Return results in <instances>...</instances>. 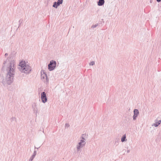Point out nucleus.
<instances>
[{
  "instance_id": "nucleus-1",
  "label": "nucleus",
  "mask_w": 161,
  "mask_h": 161,
  "mask_svg": "<svg viewBox=\"0 0 161 161\" xmlns=\"http://www.w3.org/2000/svg\"><path fill=\"white\" fill-rule=\"evenodd\" d=\"M6 61H4L2 65V70L4 71L6 69L7 73L5 79V81L4 80L2 81V83L4 84L5 82L8 85L12 83L14 81V75L15 71H14V61H12L10 62L7 66H6Z\"/></svg>"
},
{
  "instance_id": "nucleus-2",
  "label": "nucleus",
  "mask_w": 161,
  "mask_h": 161,
  "mask_svg": "<svg viewBox=\"0 0 161 161\" xmlns=\"http://www.w3.org/2000/svg\"><path fill=\"white\" fill-rule=\"evenodd\" d=\"M19 65L21 67L20 70L22 72L28 74L31 70V67L28 64H26L25 61H21L19 63Z\"/></svg>"
},
{
  "instance_id": "nucleus-3",
  "label": "nucleus",
  "mask_w": 161,
  "mask_h": 161,
  "mask_svg": "<svg viewBox=\"0 0 161 161\" xmlns=\"http://www.w3.org/2000/svg\"><path fill=\"white\" fill-rule=\"evenodd\" d=\"M56 62L54 60H52L50 61L48 65V68L50 71L53 70L56 67Z\"/></svg>"
},
{
  "instance_id": "nucleus-4",
  "label": "nucleus",
  "mask_w": 161,
  "mask_h": 161,
  "mask_svg": "<svg viewBox=\"0 0 161 161\" xmlns=\"http://www.w3.org/2000/svg\"><path fill=\"white\" fill-rule=\"evenodd\" d=\"M41 98L42 103H45L47 101V98L45 92H43L41 93Z\"/></svg>"
},
{
  "instance_id": "nucleus-5",
  "label": "nucleus",
  "mask_w": 161,
  "mask_h": 161,
  "mask_svg": "<svg viewBox=\"0 0 161 161\" xmlns=\"http://www.w3.org/2000/svg\"><path fill=\"white\" fill-rule=\"evenodd\" d=\"M134 115L133 116V120H135L136 119V118L138 116L139 112V110L137 109H134Z\"/></svg>"
},
{
  "instance_id": "nucleus-6",
  "label": "nucleus",
  "mask_w": 161,
  "mask_h": 161,
  "mask_svg": "<svg viewBox=\"0 0 161 161\" xmlns=\"http://www.w3.org/2000/svg\"><path fill=\"white\" fill-rule=\"evenodd\" d=\"M41 78L42 80H43L44 82H47L48 81V79L47 75L46 74H45L41 75Z\"/></svg>"
},
{
  "instance_id": "nucleus-7",
  "label": "nucleus",
  "mask_w": 161,
  "mask_h": 161,
  "mask_svg": "<svg viewBox=\"0 0 161 161\" xmlns=\"http://www.w3.org/2000/svg\"><path fill=\"white\" fill-rule=\"evenodd\" d=\"M85 146L84 144L81 143L80 142H79L78 143V145L76 146L77 151V152L79 151L80 148H82Z\"/></svg>"
},
{
  "instance_id": "nucleus-8",
  "label": "nucleus",
  "mask_w": 161,
  "mask_h": 161,
  "mask_svg": "<svg viewBox=\"0 0 161 161\" xmlns=\"http://www.w3.org/2000/svg\"><path fill=\"white\" fill-rule=\"evenodd\" d=\"M32 107L33 108L34 113L36 114L38 111V108L36 106V103H33L32 104Z\"/></svg>"
},
{
  "instance_id": "nucleus-9",
  "label": "nucleus",
  "mask_w": 161,
  "mask_h": 161,
  "mask_svg": "<svg viewBox=\"0 0 161 161\" xmlns=\"http://www.w3.org/2000/svg\"><path fill=\"white\" fill-rule=\"evenodd\" d=\"M10 120L11 121V124L14 125L16 122V119L14 117H12L11 119Z\"/></svg>"
},
{
  "instance_id": "nucleus-10",
  "label": "nucleus",
  "mask_w": 161,
  "mask_h": 161,
  "mask_svg": "<svg viewBox=\"0 0 161 161\" xmlns=\"http://www.w3.org/2000/svg\"><path fill=\"white\" fill-rule=\"evenodd\" d=\"M104 0H99L97 2V5L99 6H102L104 4Z\"/></svg>"
},
{
  "instance_id": "nucleus-11",
  "label": "nucleus",
  "mask_w": 161,
  "mask_h": 161,
  "mask_svg": "<svg viewBox=\"0 0 161 161\" xmlns=\"http://www.w3.org/2000/svg\"><path fill=\"white\" fill-rule=\"evenodd\" d=\"M161 122V120H159L158 121L157 120H156L155 123L153 124V125H154L155 127L158 126L159 125H160Z\"/></svg>"
},
{
  "instance_id": "nucleus-12",
  "label": "nucleus",
  "mask_w": 161,
  "mask_h": 161,
  "mask_svg": "<svg viewBox=\"0 0 161 161\" xmlns=\"http://www.w3.org/2000/svg\"><path fill=\"white\" fill-rule=\"evenodd\" d=\"M86 134H82L80 138L82 140H84L86 142V139H85L86 138Z\"/></svg>"
},
{
  "instance_id": "nucleus-13",
  "label": "nucleus",
  "mask_w": 161,
  "mask_h": 161,
  "mask_svg": "<svg viewBox=\"0 0 161 161\" xmlns=\"http://www.w3.org/2000/svg\"><path fill=\"white\" fill-rule=\"evenodd\" d=\"M127 140L126 139V134H125L123 136L121 139V141L122 142H124Z\"/></svg>"
},
{
  "instance_id": "nucleus-14",
  "label": "nucleus",
  "mask_w": 161,
  "mask_h": 161,
  "mask_svg": "<svg viewBox=\"0 0 161 161\" xmlns=\"http://www.w3.org/2000/svg\"><path fill=\"white\" fill-rule=\"evenodd\" d=\"M58 6H59V5L56 2H54L53 3V7L57 8Z\"/></svg>"
},
{
  "instance_id": "nucleus-15",
  "label": "nucleus",
  "mask_w": 161,
  "mask_h": 161,
  "mask_svg": "<svg viewBox=\"0 0 161 161\" xmlns=\"http://www.w3.org/2000/svg\"><path fill=\"white\" fill-rule=\"evenodd\" d=\"M63 1V0H58L56 2L58 3V4L59 6L60 4H62Z\"/></svg>"
},
{
  "instance_id": "nucleus-16",
  "label": "nucleus",
  "mask_w": 161,
  "mask_h": 161,
  "mask_svg": "<svg viewBox=\"0 0 161 161\" xmlns=\"http://www.w3.org/2000/svg\"><path fill=\"white\" fill-rule=\"evenodd\" d=\"M23 20L22 19H20L19 21V25L18 28L20 26L21 24L22 23Z\"/></svg>"
},
{
  "instance_id": "nucleus-17",
  "label": "nucleus",
  "mask_w": 161,
  "mask_h": 161,
  "mask_svg": "<svg viewBox=\"0 0 161 161\" xmlns=\"http://www.w3.org/2000/svg\"><path fill=\"white\" fill-rule=\"evenodd\" d=\"M80 142L81 143L84 144L85 145L86 143V142H85L84 140H82L81 139L80 140Z\"/></svg>"
},
{
  "instance_id": "nucleus-18",
  "label": "nucleus",
  "mask_w": 161,
  "mask_h": 161,
  "mask_svg": "<svg viewBox=\"0 0 161 161\" xmlns=\"http://www.w3.org/2000/svg\"><path fill=\"white\" fill-rule=\"evenodd\" d=\"M98 24H97L95 25H93L91 26V28H94L96 27L98 25Z\"/></svg>"
},
{
  "instance_id": "nucleus-19",
  "label": "nucleus",
  "mask_w": 161,
  "mask_h": 161,
  "mask_svg": "<svg viewBox=\"0 0 161 161\" xmlns=\"http://www.w3.org/2000/svg\"><path fill=\"white\" fill-rule=\"evenodd\" d=\"M34 158V156H33V155H32V156L29 159V161H32Z\"/></svg>"
},
{
  "instance_id": "nucleus-20",
  "label": "nucleus",
  "mask_w": 161,
  "mask_h": 161,
  "mask_svg": "<svg viewBox=\"0 0 161 161\" xmlns=\"http://www.w3.org/2000/svg\"><path fill=\"white\" fill-rule=\"evenodd\" d=\"M45 74H46L45 72V71L44 70H42L41 71V75H42L43 74L44 75Z\"/></svg>"
},
{
  "instance_id": "nucleus-21",
  "label": "nucleus",
  "mask_w": 161,
  "mask_h": 161,
  "mask_svg": "<svg viewBox=\"0 0 161 161\" xmlns=\"http://www.w3.org/2000/svg\"><path fill=\"white\" fill-rule=\"evenodd\" d=\"M36 150H35V151L34 152L33 154L32 155L33 156L35 157V156L36 155Z\"/></svg>"
},
{
  "instance_id": "nucleus-22",
  "label": "nucleus",
  "mask_w": 161,
  "mask_h": 161,
  "mask_svg": "<svg viewBox=\"0 0 161 161\" xmlns=\"http://www.w3.org/2000/svg\"><path fill=\"white\" fill-rule=\"evenodd\" d=\"M94 64H95L94 62V61H92L90 62V65H93Z\"/></svg>"
},
{
  "instance_id": "nucleus-23",
  "label": "nucleus",
  "mask_w": 161,
  "mask_h": 161,
  "mask_svg": "<svg viewBox=\"0 0 161 161\" xmlns=\"http://www.w3.org/2000/svg\"><path fill=\"white\" fill-rule=\"evenodd\" d=\"M65 126H67L68 127H69V125L68 124L66 123L65 124Z\"/></svg>"
},
{
  "instance_id": "nucleus-24",
  "label": "nucleus",
  "mask_w": 161,
  "mask_h": 161,
  "mask_svg": "<svg viewBox=\"0 0 161 161\" xmlns=\"http://www.w3.org/2000/svg\"><path fill=\"white\" fill-rule=\"evenodd\" d=\"M8 55V53H6L5 54V56L6 57H7Z\"/></svg>"
},
{
  "instance_id": "nucleus-25",
  "label": "nucleus",
  "mask_w": 161,
  "mask_h": 161,
  "mask_svg": "<svg viewBox=\"0 0 161 161\" xmlns=\"http://www.w3.org/2000/svg\"><path fill=\"white\" fill-rule=\"evenodd\" d=\"M130 149H129H129H128V150H127V153H129L130 152Z\"/></svg>"
},
{
  "instance_id": "nucleus-26",
  "label": "nucleus",
  "mask_w": 161,
  "mask_h": 161,
  "mask_svg": "<svg viewBox=\"0 0 161 161\" xmlns=\"http://www.w3.org/2000/svg\"><path fill=\"white\" fill-rule=\"evenodd\" d=\"M158 2H161V0H156Z\"/></svg>"
},
{
  "instance_id": "nucleus-27",
  "label": "nucleus",
  "mask_w": 161,
  "mask_h": 161,
  "mask_svg": "<svg viewBox=\"0 0 161 161\" xmlns=\"http://www.w3.org/2000/svg\"><path fill=\"white\" fill-rule=\"evenodd\" d=\"M40 147H39L37 148V149H38L39 148H40ZM35 149L36 148L35 147Z\"/></svg>"
},
{
  "instance_id": "nucleus-28",
  "label": "nucleus",
  "mask_w": 161,
  "mask_h": 161,
  "mask_svg": "<svg viewBox=\"0 0 161 161\" xmlns=\"http://www.w3.org/2000/svg\"><path fill=\"white\" fill-rule=\"evenodd\" d=\"M153 2V0H150V3H152Z\"/></svg>"
}]
</instances>
